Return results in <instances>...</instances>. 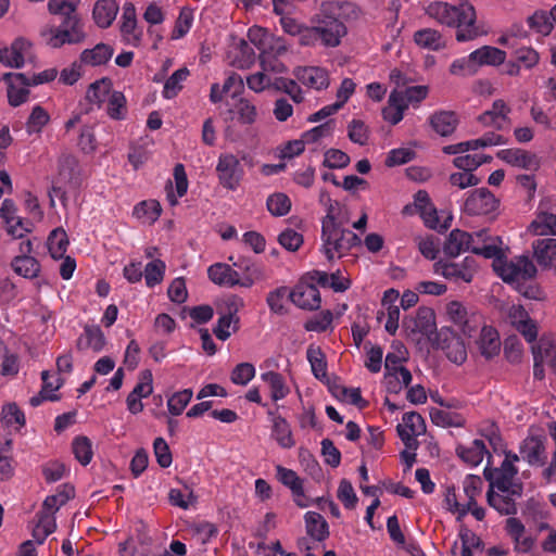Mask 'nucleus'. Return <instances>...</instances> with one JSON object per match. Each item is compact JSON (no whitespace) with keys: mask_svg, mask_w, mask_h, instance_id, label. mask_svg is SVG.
Returning a JSON list of instances; mask_svg holds the SVG:
<instances>
[{"mask_svg":"<svg viewBox=\"0 0 556 556\" xmlns=\"http://www.w3.org/2000/svg\"><path fill=\"white\" fill-rule=\"evenodd\" d=\"M288 289L286 287H279L267 294L266 302L269 309L274 314L283 315L286 314L285 299Z\"/></svg>","mask_w":556,"mask_h":556,"instance_id":"obj_59","label":"nucleus"},{"mask_svg":"<svg viewBox=\"0 0 556 556\" xmlns=\"http://www.w3.org/2000/svg\"><path fill=\"white\" fill-rule=\"evenodd\" d=\"M472 253L485 258H494L493 268L505 282L529 280L536 275V267L529 256L520 255L507 261L496 244H488L482 248L473 247Z\"/></svg>","mask_w":556,"mask_h":556,"instance_id":"obj_2","label":"nucleus"},{"mask_svg":"<svg viewBox=\"0 0 556 556\" xmlns=\"http://www.w3.org/2000/svg\"><path fill=\"white\" fill-rule=\"evenodd\" d=\"M506 142H507V140L503 136L497 135L495 132H486L478 139L468 140V141L459 142L456 144L445 146L443 148V152L445 154L452 155V154L464 153L469 150H477L479 148L505 144Z\"/></svg>","mask_w":556,"mask_h":556,"instance_id":"obj_17","label":"nucleus"},{"mask_svg":"<svg viewBox=\"0 0 556 556\" xmlns=\"http://www.w3.org/2000/svg\"><path fill=\"white\" fill-rule=\"evenodd\" d=\"M262 380L267 382L270 387L271 399L274 401L281 400L289 393V388L286 386L283 377L276 371H267L262 375Z\"/></svg>","mask_w":556,"mask_h":556,"instance_id":"obj_43","label":"nucleus"},{"mask_svg":"<svg viewBox=\"0 0 556 556\" xmlns=\"http://www.w3.org/2000/svg\"><path fill=\"white\" fill-rule=\"evenodd\" d=\"M344 225L321 227L323 252L328 261H332L336 255L342 257L352 248L362 243L361 238L345 229Z\"/></svg>","mask_w":556,"mask_h":556,"instance_id":"obj_3","label":"nucleus"},{"mask_svg":"<svg viewBox=\"0 0 556 556\" xmlns=\"http://www.w3.org/2000/svg\"><path fill=\"white\" fill-rule=\"evenodd\" d=\"M349 139L359 146H364L368 141L369 130L364 122L359 119H353L348 126Z\"/></svg>","mask_w":556,"mask_h":556,"instance_id":"obj_60","label":"nucleus"},{"mask_svg":"<svg viewBox=\"0 0 556 556\" xmlns=\"http://www.w3.org/2000/svg\"><path fill=\"white\" fill-rule=\"evenodd\" d=\"M533 255L538 264L547 268L556 258V239L543 238L532 242Z\"/></svg>","mask_w":556,"mask_h":556,"instance_id":"obj_24","label":"nucleus"},{"mask_svg":"<svg viewBox=\"0 0 556 556\" xmlns=\"http://www.w3.org/2000/svg\"><path fill=\"white\" fill-rule=\"evenodd\" d=\"M110 87L111 81L109 79L103 78L101 80H97L89 86L86 93V99L90 103L101 104L103 101H105L106 98L110 97Z\"/></svg>","mask_w":556,"mask_h":556,"instance_id":"obj_51","label":"nucleus"},{"mask_svg":"<svg viewBox=\"0 0 556 556\" xmlns=\"http://www.w3.org/2000/svg\"><path fill=\"white\" fill-rule=\"evenodd\" d=\"M529 230L534 236H556V215L546 212L538 214L535 219L530 224Z\"/></svg>","mask_w":556,"mask_h":556,"instance_id":"obj_33","label":"nucleus"},{"mask_svg":"<svg viewBox=\"0 0 556 556\" xmlns=\"http://www.w3.org/2000/svg\"><path fill=\"white\" fill-rule=\"evenodd\" d=\"M27 60L33 61V51L25 38H16L10 47L0 49V63L7 67L21 68Z\"/></svg>","mask_w":556,"mask_h":556,"instance_id":"obj_10","label":"nucleus"},{"mask_svg":"<svg viewBox=\"0 0 556 556\" xmlns=\"http://www.w3.org/2000/svg\"><path fill=\"white\" fill-rule=\"evenodd\" d=\"M254 376L255 367L251 363H240L233 368L230 379L235 384L245 386Z\"/></svg>","mask_w":556,"mask_h":556,"instance_id":"obj_58","label":"nucleus"},{"mask_svg":"<svg viewBox=\"0 0 556 556\" xmlns=\"http://www.w3.org/2000/svg\"><path fill=\"white\" fill-rule=\"evenodd\" d=\"M192 394L191 389L174 393L167 401L168 412L174 416L180 415L191 401Z\"/></svg>","mask_w":556,"mask_h":556,"instance_id":"obj_53","label":"nucleus"},{"mask_svg":"<svg viewBox=\"0 0 556 556\" xmlns=\"http://www.w3.org/2000/svg\"><path fill=\"white\" fill-rule=\"evenodd\" d=\"M545 442V437H527L519 447L522 459L531 466H543L546 460Z\"/></svg>","mask_w":556,"mask_h":556,"instance_id":"obj_16","label":"nucleus"},{"mask_svg":"<svg viewBox=\"0 0 556 556\" xmlns=\"http://www.w3.org/2000/svg\"><path fill=\"white\" fill-rule=\"evenodd\" d=\"M426 13L442 25L457 28L456 40L459 42L473 40L486 33L477 24L476 10L466 0L455 5L443 1L432 2Z\"/></svg>","mask_w":556,"mask_h":556,"instance_id":"obj_1","label":"nucleus"},{"mask_svg":"<svg viewBox=\"0 0 556 556\" xmlns=\"http://www.w3.org/2000/svg\"><path fill=\"white\" fill-rule=\"evenodd\" d=\"M446 315L467 337H471L480 326V316L469 314L467 308L458 301L446 304Z\"/></svg>","mask_w":556,"mask_h":556,"instance_id":"obj_12","label":"nucleus"},{"mask_svg":"<svg viewBox=\"0 0 556 556\" xmlns=\"http://www.w3.org/2000/svg\"><path fill=\"white\" fill-rule=\"evenodd\" d=\"M307 359L311 364L312 371L317 379H323L327 376V363L325 354L320 348L309 345L306 351Z\"/></svg>","mask_w":556,"mask_h":556,"instance_id":"obj_47","label":"nucleus"},{"mask_svg":"<svg viewBox=\"0 0 556 556\" xmlns=\"http://www.w3.org/2000/svg\"><path fill=\"white\" fill-rule=\"evenodd\" d=\"M208 278L218 286L249 288L254 283L253 274L241 277L237 270L225 263H216L207 269Z\"/></svg>","mask_w":556,"mask_h":556,"instance_id":"obj_9","label":"nucleus"},{"mask_svg":"<svg viewBox=\"0 0 556 556\" xmlns=\"http://www.w3.org/2000/svg\"><path fill=\"white\" fill-rule=\"evenodd\" d=\"M239 321V317H232L223 313L213 329V333L217 339L226 341L231 336V333L238 331Z\"/></svg>","mask_w":556,"mask_h":556,"instance_id":"obj_42","label":"nucleus"},{"mask_svg":"<svg viewBox=\"0 0 556 556\" xmlns=\"http://www.w3.org/2000/svg\"><path fill=\"white\" fill-rule=\"evenodd\" d=\"M434 344L446 352V356L455 364H463L467 358L464 342L450 328H442L437 333Z\"/></svg>","mask_w":556,"mask_h":556,"instance_id":"obj_13","label":"nucleus"},{"mask_svg":"<svg viewBox=\"0 0 556 556\" xmlns=\"http://www.w3.org/2000/svg\"><path fill=\"white\" fill-rule=\"evenodd\" d=\"M162 208L157 201H142L138 203L134 208V215L137 218H144L154 222L161 215Z\"/></svg>","mask_w":556,"mask_h":556,"instance_id":"obj_54","label":"nucleus"},{"mask_svg":"<svg viewBox=\"0 0 556 556\" xmlns=\"http://www.w3.org/2000/svg\"><path fill=\"white\" fill-rule=\"evenodd\" d=\"M316 24L318 41L326 47H337L341 38L346 34V28L337 17L317 14L314 20Z\"/></svg>","mask_w":556,"mask_h":556,"instance_id":"obj_6","label":"nucleus"},{"mask_svg":"<svg viewBox=\"0 0 556 556\" xmlns=\"http://www.w3.org/2000/svg\"><path fill=\"white\" fill-rule=\"evenodd\" d=\"M58 179L63 181L70 190L77 189L81 184V174L78 160L73 154L63 153L58 161Z\"/></svg>","mask_w":556,"mask_h":556,"instance_id":"obj_15","label":"nucleus"},{"mask_svg":"<svg viewBox=\"0 0 556 556\" xmlns=\"http://www.w3.org/2000/svg\"><path fill=\"white\" fill-rule=\"evenodd\" d=\"M417 46L430 50H439L443 47L441 34L432 28L419 29L414 34Z\"/></svg>","mask_w":556,"mask_h":556,"instance_id":"obj_38","label":"nucleus"},{"mask_svg":"<svg viewBox=\"0 0 556 556\" xmlns=\"http://www.w3.org/2000/svg\"><path fill=\"white\" fill-rule=\"evenodd\" d=\"M73 453L75 458L83 465H88L92 459V443L89 438L85 435L76 437L72 443Z\"/></svg>","mask_w":556,"mask_h":556,"instance_id":"obj_45","label":"nucleus"},{"mask_svg":"<svg viewBox=\"0 0 556 556\" xmlns=\"http://www.w3.org/2000/svg\"><path fill=\"white\" fill-rule=\"evenodd\" d=\"M478 346L481 355L485 358H492L497 355L501 348V342L497 331L490 326H484L481 329L478 340Z\"/></svg>","mask_w":556,"mask_h":556,"instance_id":"obj_26","label":"nucleus"},{"mask_svg":"<svg viewBox=\"0 0 556 556\" xmlns=\"http://www.w3.org/2000/svg\"><path fill=\"white\" fill-rule=\"evenodd\" d=\"M486 500L489 505L502 515H514L517 511L516 504L513 498L494 492L492 488L486 493Z\"/></svg>","mask_w":556,"mask_h":556,"instance_id":"obj_40","label":"nucleus"},{"mask_svg":"<svg viewBox=\"0 0 556 556\" xmlns=\"http://www.w3.org/2000/svg\"><path fill=\"white\" fill-rule=\"evenodd\" d=\"M332 393L336 397L348 400L358 408H365L368 405V402L362 397L359 388L337 387Z\"/></svg>","mask_w":556,"mask_h":556,"instance_id":"obj_57","label":"nucleus"},{"mask_svg":"<svg viewBox=\"0 0 556 556\" xmlns=\"http://www.w3.org/2000/svg\"><path fill=\"white\" fill-rule=\"evenodd\" d=\"M532 354L556 370V340L545 337L541 338L536 344L532 345Z\"/></svg>","mask_w":556,"mask_h":556,"instance_id":"obj_32","label":"nucleus"},{"mask_svg":"<svg viewBox=\"0 0 556 556\" xmlns=\"http://www.w3.org/2000/svg\"><path fill=\"white\" fill-rule=\"evenodd\" d=\"M8 83V101L11 106L26 102L29 96L27 87L31 86L29 77L24 73H5L2 77Z\"/></svg>","mask_w":556,"mask_h":556,"instance_id":"obj_14","label":"nucleus"},{"mask_svg":"<svg viewBox=\"0 0 556 556\" xmlns=\"http://www.w3.org/2000/svg\"><path fill=\"white\" fill-rule=\"evenodd\" d=\"M118 5L114 0H99L93 8V20L101 28L109 27L116 17Z\"/></svg>","mask_w":556,"mask_h":556,"instance_id":"obj_29","label":"nucleus"},{"mask_svg":"<svg viewBox=\"0 0 556 556\" xmlns=\"http://www.w3.org/2000/svg\"><path fill=\"white\" fill-rule=\"evenodd\" d=\"M477 271V263L473 257L467 256L462 262L439 261L434 264V273L442 275L445 279L455 282H470Z\"/></svg>","mask_w":556,"mask_h":556,"instance_id":"obj_5","label":"nucleus"},{"mask_svg":"<svg viewBox=\"0 0 556 556\" xmlns=\"http://www.w3.org/2000/svg\"><path fill=\"white\" fill-rule=\"evenodd\" d=\"M475 238L471 233L460 229H453L443 245V251L450 257H456L462 252L468 250L472 252L473 247H478L472 244Z\"/></svg>","mask_w":556,"mask_h":556,"instance_id":"obj_20","label":"nucleus"},{"mask_svg":"<svg viewBox=\"0 0 556 556\" xmlns=\"http://www.w3.org/2000/svg\"><path fill=\"white\" fill-rule=\"evenodd\" d=\"M486 452L482 440H475L470 446L458 445L456 447L457 456L470 466L479 465Z\"/></svg>","mask_w":556,"mask_h":556,"instance_id":"obj_31","label":"nucleus"},{"mask_svg":"<svg viewBox=\"0 0 556 556\" xmlns=\"http://www.w3.org/2000/svg\"><path fill=\"white\" fill-rule=\"evenodd\" d=\"M337 496L348 509L354 508L358 500L351 482L346 479L340 481Z\"/></svg>","mask_w":556,"mask_h":556,"instance_id":"obj_62","label":"nucleus"},{"mask_svg":"<svg viewBox=\"0 0 556 556\" xmlns=\"http://www.w3.org/2000/svg\"><path fill=\"white\" fill-rule=\"evenodd\" d=\"M403 326L409 333H421L429 340H432V336H437L438 333L435 332L437 325L434 311L426 306L419 307L416 316L405 318L403 320Z\"/></svg>","mask_w":556,"mask_h":556,"instance_id":"obj_11","label":"nucleus"},{"mask_svg":"<svg viewBox=\"0 0 556 556\" xmlns=\"http://www.w3.org/2000/svg\"><path fill=\"white\" fill-rule=\"evenodd\" d=\"M48 46L60 48L64 43H78L85 39L80 21L77 16L64 18L59 28H50L41 31Z\"/></svg>","mask_w":556,"mask_h":556,"instance_id":"obj_4","label":"nucleus"},{"mask_svg":"<svg viewBox=\"0 0 556 556\" xmlns=\"http://www.w3.org/2000/svg\"><path fill=\"white\" fill-rule=\"evenodd\" d=\"M236 111L241 124L251 125L257 118L256 106L248 99L241 98L236 104Z\"/></svg>","mask_w":556,"mask_h":556,"instance_id":"obj_56","label":"nucleus"},{"mask_svg":"<svg viewBox=\"0 0 556 556\" xmlns=\"http://www.w3.org/2000/svg\"><path fill=\"white\" fill-rule=\"evenodd\" d=\"M12 266L16 274L25 278H35L40 271L38 261L29 255L16 256L12 262Z\"/></svg>","mask_w":556,"mask_h":556,"instance_id":"obj_37","label":"nucleus"},{"mask_svg":"<svg viewBox=\"0 0 556 556\" xmlns=\"http://www.w3.org/2000/svg\"><path fill=\"white\" fill-rule=\"evenodd\" d=\"M216 172L219 184L228 190H236L244 175L240 161L233 154H220Z\"/></svg>","mask_w":556,"mask_h":556,"instance_id":"obj_7","label":"nucleus"},{"mask_svg":"<svg viewBox=\"0 0 556 556\" xmlns=\"http://www.w3.org/2000/svg\"><path fill=\"white\" fill-rule=\"evenodd\" d=\"M1 422L4 427L21 429L25 425V415L15 403L3 405Z\"/></svg>","mask_w":556,"mask_h":556,"instance_id":"obj_39","label":"nucleus"},{"mask_svg":"<svg viewBox=\"0 0 556 556\" xmlns=\"http://www.w3.org/2000/svg\"><path fill=\"white\" fill-rule=\"evenodd\" d=\"M510 109L503 100L493 102L492 109L482 113L478 121L485 127H494L498 130L505 128L508 124V113Z\"/></svg>","mask_w":556,"mask_h":556,"instance_id":"obj_22","label":"nucleus"},{"mask_svg":"<svg viewBox=\"0 0 556 556\" xmlns=\"http://www.w3.org/2000/svg\"><path fill=\"white\" fill-rule=\"evenodd\" d=\"M77 0H49L48 10L51 14H59L64 18L77 16L75 14Z\"/></svg>","mask_w":556,"mask_h":556,"instance_id":"obj_61","label":"nucleus"},{"mask_svg":"<svg viewBox=\"0 0 556 556\" xmlns=\"http://www.w3.org/2000/svg\"><path fill=\"white\" fill-rule=\"evenodd\" d=\"M266 205L271 215L285 216L291 210V200L286 193L276 192L268 197Z\"/></svg>","mask_w":556,"mask_h":556,"instance_id":"obj_48","label":"nucleus"},{"mask_svg":"<svg viewBox=\"0 0 556 556\" xmlns=\"http://www.w3.org/2000/svg\"><path fill=\"white\" fill-rule=\"evenodd\" d=\"M154 455L162 468H167L173 462L168 444L163 438H156L153 443Z\"/></svg>","mask_w":556,"mask_h":556,"instance_id":"obj_63","label":"nucleus"},{"mask_svg":"<svg viewBox=\"0 0 556 556\" xmlns=\"http://www.w3.org/2000/svg\"><path fill=\"white\" fill-rule=\"evenodd\" d=\"M430 125L440 136L446 137L455 131L458 118L452 111H440L430 116Z\"/></svg>","mask_w":556,"mask_h":556,"instance_id":"obj_27","label":"nucleus"},{"mask_svg":"<svg viewBox=\"0 0 556 556\" xmlns=\"http://www.w3.org/2000/svg\"><path fill=\"white\" fill-rule=\"evenodd\" d=\"M430 418L434 425L440 426V427H460V426H463V419L459 415H456V414H453V413H450L446 410L438 409V408H432L430 410Z\"/></svg>","mask_w":556,"mask_h":556,"instance_id":"obj_55","label":"nucleus"},{"mask_svg":"<svg viewBox=\"0 0 556 556\" xmlns=\"http://www.w3.org/2000/svg\"><path fill=\"white\" fill-rule=\"evenodd\" d=\"M113 52V48L109 45L98 43L94 48L81 52L80 62L90 66L102 65L112 58Z\"/></svg>","mask_w":556,"mask_h":556,"instance_id":"obj_30","label":"nucleus"},{"mask_svg":"<svg viewBox=\"0 0 556 556\" xmlns=\"http://www.w3.org/2000/svg\"><path fill=\"white\" fill-rule=\"evenodd\" d=\"M276 470L279 481L292 491L293 496L303 495V483L295 471L280 465L276 467Z\"/></svg>","mask_w":556,"mask_h":556,"instance_id":"obj_46","label":"nucleus"},{"mask_svg":"<svg viewBox=\"0 0 556 556\" xmlns=\"http://www.w3.org/2000/svg\"><path fill=\"white\" fill-rule=\"evenodd\" d=\"M49 121L50 115L47 110L41 105H36L26 122V130L29 135L39 134Z\"/></svg>","mask_w":556,"mask_h":556,"instance_id":"obj_50","label":"nucleus"},{"mask_svg":"<svg viewBox=\"0 0 556 556\" xmlns=\"http://www.w3.org/2000/svg\"><path fill=\"white\" fill-rule=\"evenodd\" d=\"M289 298L294 305L308 311L319 308L321 302L319 290L312 283L298 285Z\"/></svg>","mask_w":556,"mask_h":556,"instance_id":"obj_18","label":"nucleus"},{"mask_svg":"<svg viewBox=\"0 0 556 556\" xmlns=\"http://www.w3.org/2000/svg\"><path fill=\"white\" fill-rule=\"evenodd\" d=\"M189 76V71L187 67H182L174 72L170 77L165 81L163 89V97L166 99H172L178 94L181 90V83L187 79Z\"/></svg>","mask_w":556,"mask_h":556,"instance_id":"obj_49","label":"nucleus"},{"mask_svg":"<svg viewBox=\"0 0 556 556\" xmlns=\"http://www.w3.org/2000/svg\"><path fill=\"white\" fill-rule=\"evenodd\" d=\"M518 473L515 465L510 459H504L500 469H496V477L491 486H496L503 493H511L520 495V485L514 484V478Z\"/></svg>","mask_w":556,"mask_h":556,"instance_id":"obj_21","label":"nucleus"},{"mask_svg":"<svg viewBox=\"0 0 556 556\" xmlns=\"http://www.w3.org/2000/svg\"><path fill=\"white\" fill-rule=\"evenodd\" d=\"M528 24L530 28L543 36L549 35L553 30V22L547 11H536L528 18Z\"/></svg>","mask_w":556,"mask_h":556,"instance_id":"obj_52","label":"nucleus"},{"mask_svg":"<svg viewBox=\"0 0 556 556\" xmlns=\"http://www.w3.org/2000/svg\"><path fill=\"white\" fill-rule=\"evenodd\" d=\"M68 238L63 228L52 230L48 237V249L54 260L63 258L68 247Z\"/></svg>","mask_w":556,"mask_h":556,"instance_id":"obj_34","label":"nucleus"},{"mask_svg":"<svg viewBox=\"0 0 556 556\" xmlns=\"http://www.w3.org/2000/svg\"><path fill=\"white\" fill-rule=\"evenodd\" d=\"M498 207V200L486 188H479L469 193L464 202L463 211L471 216L488 215Z\"/></svg>","mask_w":556,"mask_h":556,"instance_id":"obj_8","label":"nucleus"},{"mask_svg":"<svg viewBox=\"0 0 556 556\" xmlns=\"http://www.w3.org/2000/svg\"><path fill=\"white\" fill-rule=\"evenodd\" d=\"M496 156L500 160H502L513 166L521 167L525 169H532V168H536V166H538L536 157L533 154H531L525 150H521V149L500 150L496 153Z\"/></svg>","mask_w":556,"mask_h":556,"instance_id":"obj_23","label":"nucleus"},{"mask_svg":"<svg viewBox=\"0 0 556 556\" xmlns=\"http://www.w3.org/2000/svg\"><path fill=\"white\" fill-rule=\"evenodd\" d=\"M75 495L74 486L63 484L56 494L48 496L42 504L43 510L58 511L59 508L67 503Z\"/></svg>","mask_w":556,"mask_h":556,"instance_id":"obj_36","label":"nucleus"},{"mask_svg":"<svg viewBox=\"0 0 556 556\" xmlns=\"http://www.w3.org/2000/svg\"><path fill=\"white\" fill-rule=\"evenodd\" d=\"M326 206L327 214L321 220V227L327 228V226L349 223V216L344 211V207L338 201L330 200Z\"/></svg>","mask_w":556,"mask_h":556,"instance_id":"obj_41","label":"nucleus"},{"mask_svg":"<svg viewBox=\"0 0 556 556\" xmlns=\"http://www.w3.org/2000/svg\"><path fill=\"white\" fill-rule=\"evenodd\" d=\"M505 59V51L492 46H483L470 53V60L475 62L476 67L483 65H500L504 63Z\"/></svg>","mask_w":556,"mask_h":556,"instance_id":"obj_25","label":"nucleus"},{"mask_svg":"<svg viewBox=\"0 0 556 556\" xmlns=\"http://www.w3.org/2000/svg\"><path fill=\"white\" fill-rule=\"evenodd\" d=\"M273 437L283 448H290L295 444L290 426L281 416H274L273 418Z\"/></svg>","mask_w":556,"mask_h":556,"instance_id":"obj_35","label":"nucleus"},{"mask_svg":"<svg viewBox=\"0 0 556 556\" xmlns=\"http://www.w3.org/2000/svg\"><path fill=\"white\" fill-rule=\"evenodd\" d=\"M350 164V156L338 149H329L325 153L324 165L329 168H343Z\"/></svg>","mask_w":556,"mask_h":556,"instance_id":"obj_64","label":"nucleus"},{"mask_svg":"<svg viewBox=\"0 0 556 556\" xmlns=\"http://www.w3.org/2000/svg\"><path fill=\"white\" fill-rule=\"evenodd\" d=\"M293 75L301 84L308 88L321 90L329 86L327 71L318 66L296 67Z\"/></svg>","mask_w":556,"mask_h":556,"instance_id":"obj_19","label":"nucleus"},{"mask_svg":"<svg viewBox=\"0 0 556 556\" xmlns=\"http://www.w3.org/2000/svg\"><path fill=\"white\" fill-rule=\"evenodd\" d=\"M166 270L165 263L160 258H154L149 262L144 267V279L146 285L149 288H153L156 285H160L163 281L164 275Z\"/></svg>","mask_w":556,"mask_h":556,"instance_id":"obj_44","label":"nucleus"},{"mask_svg":"<svg viewBox=\"0 0 556 556\" xmlns=\"http://www.w3.org/2000/svg\"><path fill=\"white\" fill-rule=\"evenodd\" d=\"M307 534L320 543L329 536V528L325 518L315 511H307L304 516Z\"/></svg>","mask_w":556,"mask_h":556,"instance_id":"obj_28","label":"nucleus"}]
</instances>
